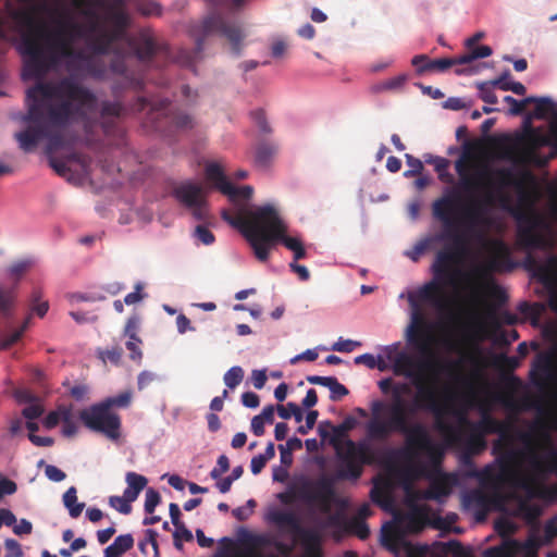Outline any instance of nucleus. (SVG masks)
Wrapping results in <instances>:
<instances>
[{
    "mask_svg": "<svg viewBox=\"0 0 557 557\" xmlns=\"http://www.w3.org/2000/svg\"><path fill=\"white\" fill-rule=\"evenodd\" d=\"M134 546V539L132 534H122L115 537L113 543L108 547L112 548V552L117 555H123L125 552L129 550Z\"/></svg>",
    "mask_w": 557,
    "mask_h": 557,
    "instance_id": "nucleus-40",
    "label": "nucleus"
},
{
    "mask_svg": "<svg viewBox=\"0 0 557 557\" xmlns=\"http://www.w3.org/2000/svg\"><path fill=\"white\" fill-rule=\"evenodd\" d=\"M416 359L406 351H400L393 364V371L396 375H403L413 381L421 377V373L430 370L434 364L433 352Z\"/></svg>",
    "mask_w": 557,
    "mask_h": 557,
    "instance_id": "nucleus-19",
    "label": "nucleus"
},
{
    "mask_svg": "<svg viewBox=\"0 0 557 557\" xmlns=\"http://www.w3.org/2000/svg\"><path fill=\"white\" fill-rule=\"evenodd\" d=\"M127 487L125 488V496L135 502L140 492L147 486L148 480L146 476L136 472H127L125 475Z\"/></svg>",
    "mask_w": 557,
    "mask_h": 557,
    "instance_id": "nucleus-28",
    "label": "nucleus"
},
{
    "mask_svg": "<svg viewBox=\"0 0 557 557\" xmlns=\"http://www.w3.org/2000/svg\"><path fill=\"white\" fill-rule=\"evenodd\" d=\"M176 200L184 207H195L205 199L203 189L199 184L183 182L173 189Z\"/></svg>",
    "mask_w": 557,
    "mask_h": 557,
    "instance_id": "nucleus-22",
    "label": "nucleus"
},
{
    "mask_svg": "<svg viewBox=\"0 0 557 557\" xmlns=\"http://www.w3.org/2000/svg\"><path fill=\"white\" fill-rule=\"evenodd\" d=\"M131 394L128 392H124L119 394L117 396L108 397L101 403L107 406L110 410H112L113 407H120L124 408L127 407L131 403Z\"/></svg>",
    "mask_w": 557,
    "mask_h": 557,
    "instance_id": "nucleus-47",
    "label": "nucleus"
},
{
    "mask_svg": "<svg viewBox=\"0 0 557 557\" xmlns=\"http://www.w3.org/2000/svg\"><path fill=\"white\" fill-rule=\"evenodd\" d=\"M30 267V262L27 261V260H22V261H18V262H15L13 263L10 268H9V273L18 278L20 276H22L26 270Z\"/></svg>",
    "mask_w": 557,
    "mask_h": 557,
    "instance_id": "nucleus-64",
    "label": "nucleus"
},
{
    "mask_svg": "<svg viewBox=\"0 0 557 557\" xmlns=\"http://www.w3.org/2000/svg\"><path fill=\"white\" fill-rule=\"evenodd\" d=\"M7 550L5 557H23V550L20 543L14 539H7L4 542Z\"/></svg>",
    "mask_w": 557,
    "mask_h": 557,
    "instance_id": "nucleus-57",
    "label": "nucleus"
},
{
    "mask_svg": "<svg viewBox=\"0 0 557 557\" xmlns=\"http://www.w3.org/2000/svg\"><path fill=\"white\" fill-rule=\"evenodd\" d=\"M517 545V554L519 555L522 552H535L540 549L541 546H543L542 539L537 536L535 533H532L529 535L527 541L520 542L516 540Z\"/></svg>",
    "mask_w": 557,
    "mask_h": 557,
    "instance_id": "nucleus-41",
    "label": "nucleus"
},
{
    "mask_svg": "<svg viewBox=\"0 0 557 557\" xmlns=\"http://www.w3.org/2000/svg\"><path fill=\"white\" fill-rule=\"evenodd\" d=\"M495 364L499 370L508 374V381L510 383L513 385L521 384L520 379L511 374L520 366V359L518 357L500 354L496 357Z\"/></svg>",
    "mask_w": 557,
    "mask_h": 557,
    "instance_id": "nucleus-29",
    "label": "nucleus"
},
{
    "mask_svg": "<svg viewBox=\"0 0 557 557\" xmlns=\"http://www.w3.org/2000/svg\"><path fill=\"white\" fill-rule=\"evenodd\" d=\"M76 493V488L74 486H71L63 494V504L69 509V513L72 518H77L85 507L84 503H77Z\"/></svg>",
    "mask_w": 557,
    "mask_h": 557,
    "instance_id": "nucleus-36",
    "label": "nucleus"
},
{
    "mask_svg": "<svg viewBox=\"0 0 557 557\" xmlns=\"http://www.w3.org/2000/svg\"><path fill=\"white\" fill-rule=\"evenodd\" d=\"M528 456L534 472L539 474L557 473V448H549L544 458L534 449H530Z\"/></svg>",
    "mask_w": 557,
    "mask_h": 557,
    "instance_id": "nucleus-23",
    "label": "nucleus"
},
{
    "mask_svg": "<svg viewBox=\"0 0 557 557\" xmlns=\"http://www.w3.org/2000/svg\"><path fill=\"white\" fill-rule=\"evenodd\" d=\"M11 15L27 26L20 42L23 77L41 79L62 62L70 74L57 81H38L27 89L24 121L28 126L15 134L24 152L34 151L40 141H46V151L51 154L72 144L70 125L74 121L87 124V114L97 110L96 95L76 77L101 81L107 75V65L101 59L74 48V41L84 36V27L71 18L62 16L51 27L36 23L26 11L13 10Z\"/></svg>",
    "mask_w": 557,
    "mask_h": 557,
    "instance_id": "nucleus-1",
    "label": "nucleus"
},
{
    "mask_svg": "<svg viewBox=\"0 0 557 557\" xmlns=\"http://www.w3.org/2000/svg\"><path fill=\"white\" fill-rule=\"evenodd\" d=\"M244 379V370L239 366L232 367L226 373L224 374V383L225 385L234 389L236 386H238Z\"/></svg>",
    "mask_w": 557,
    "mask_h": 557,
    "instance_id": "nucleus-42",
    "label": "nucleus"
},
{
    "mask_svg": "<svg viewBox=\"0 0 557 557\" xmlns=\"http://www.w3.org/2000/svg\"><path fill=\"white\" fill-rule=\"evenodd\" d=\"M470 51L460 55L456 57L457 65L461 64H468L473 62L476 59H483L492 55L493 50L490 46L483 45L480 47H472L469 49Z\"/></svg>",
    "mask_w": 557,
    "mask_h": 557,
    "instance_id": "nucleus-35",
    "label": "nucleus"
},
{
    "mask_svg": "<svg viewBox=\"0 0 557 557\" xmlns=\"http://www.w3.org/2000/svg\"><path fill=\"white\" fill-rule=\"evenodd\" d=\"M532 103L535 104V109L528 121H530L531 117L542 120L545 119L548 114H557L555 113V104L550 98L535 97V100Z\"/></svg>",
    "mask_w": 557,
    "mask_h": 557,
    "instance_id": "nucleus-34",
    "label": "nucleus"
},
{
    "mask_svg": "<svg viewBox=\"0 0 557 557\" xmlns=\"http://www.w3.org/2000/svg\"><path fill=\"white\" fill-rule=\"evenodd\" d=\"M493 84L502 90H511L516 95L523 96L527 92V88L519 82H511L510 84H503V78L493 79Z\"/></svg>",
    "mask_w": 557,
    "mask_h": 557,
    "instance_id": "nucleus-50",
    "label": "nucleus"
},
{
    "mask_svg": "<svg viewBox=\"0 0 557 557\" xmlns=\"http://www.w3.org/2000/svg\"><path fill=\"white\" fill-rule=\"evenodd\" d=\"M516 539L504 540L499 545L488 547L483 552V557H517Z\"/></svg>",
    "mask_w": 557,
    "mask_h": 557,
    "instance_id": "nucleus-30",
    "label": "nucleus"
},
{
    "mask_svg": "<svg viewBox=\"0 0 557 557\" xmlns=\"http://www.w3.org/2000/svg\"><path fill=\"white\" fill-rule=\"evenodd\" d=\"M206 177L214 184L223 195H226L231 202L237 205L239 200H248L253 194V188L249 185L242 187L234 186L225 176L222 168L218 163H209L206 166Z\"/></svg>",
    "mask_w": 557,
    "mask_h": 557,
    "instance_id": "nucleus-17",
    "label": "nucleus"
},
{
    "mask_svg": "<svg viewBox=\"0 0 557 557\" xmlns=\"http://www.w3.org/2000/svg\"><path fill=\"white\" fill-rule=\"evenodd\" d=\"M493 87H496L493 84V81L480 82L476 84V88L480 91V98L485 103L496 104L498 102V98H497L496 94L494 92Z\"/></svg>",
    "mask_w": 557,
    "mask_h": 557,
    "instance_id": "nucleus-39",
    "label": "nucleus"
},
{
    "mask_svg": "<svg viewBox=\"0 0 557 557\" xmlns=\"http://www.w3.org/2000/svg\"><path fill=\"white\" fill-rule=\"evenodd\" d=\"M405 158H406V163L409 166V170L404 172V176L407 178H410V177L420 175L424 169L423 162L420 159H418L409 153H406Z\"/></svg>",
    "mask_w": 557,
    "mask_h": 557,
    "instance_id": "nucleus-46",
    "label": "nucleus"
},
{
    "mask_svg": "<svg viewBox=\"0 0 557 557\" xmlns=\"http://www.w3.org/2000/svg\"><path fill=\"white\" fill-rule=\"evenodd\" d=\"M408 79L406 74H399L395 77L388 78L384 82H381L372 87L374 92L389 91V90H398L404 87Z\"/></svg>",
    "mask_w": 557,
    "mask_h": 557,
    "instance_id": "nucleus-37",
    "label": "nucleus"
},
{
    "mask_svg": "<svg viewBox=\"0 0 557 557\" xmlns=\"http://www.w3.org/2000/svg\"><path fill=\"white\" fill-rule=\"evenodd\" d=\"M124 111V106L120 101L104 100L100 104L101 128L106 136L112 137L115 145H122L124 140L125 132L119 123Z\"/></svg>",
    "mask_w": 557,
    "mask_h": 557,
    "instance_id": "nucleus-18",
    "label": "nucleus"
},
{
    "mask_svg": "<svg viewBox=\"0 0 557 557\" xmlns=\"http://www.w3.org/2000/svg\"><path fill=\"white\" fill-rule=\"evenodd\" d=\"M194 235L200 243L207 246L215 240L213 233L205 225H197Z\"/></svg>",
    "mask_w": 557,
    "mask_h": 557,
    "instance_id": "nucleus-53",
    "label": "nucleus"
},
{
    "mask_svg": "<svg viewBox=\"0 0 557 557\" xmlns=\"http://www.w3.org/2000/svg\"><path fill=\"white\" fill-rule=\"evenodd\" d=\"M359 342L351 339H341L332 346V350L339 352H351L356 347L360 346Z\"/></svg>",
    "mask_w": 557,
    "mask_h": 557,
    "instance_id": "nucleus-58",
    "label": "nucleus"
},
{
    "mask_svg": "<svg viewBox=\"0 0 557 557\" xmlns=\"http://www.w3.org/2000/svg\"><path fill=\"white\" fill-rule=\"evenodd\" d=\"M345 530L351 534L357 535L360 540H366L370 535V529L368 524L360 518H352L346 522Z\"/></svg>",
    "mask_w": 557,
    "mask_h": 557,
    "instance_id": "nucleus-38",
    "label": "nucleus"
},
{
    "mask_svg": "<svg viewBox=\"0 0 557 557\" xmlns=\"http://www.w3.org/2000/svg\"><path fill=\"white\" fill-rule=\"evenodd\" d=\"M379 387L383 394H391L394 401L396 397L403 398V395H410L412 389L407 382H394L392 377L383 379L379 382Z\"/></svg>",
    "mask_w": 557,
    "mask_h": 557,
    "instance_id": "nucleus-27",
    "label": "nucleus"
},
{
    "mask_svg": "<svg viewBox=\"0 0 557 557\" xmlns=\"http://www.w3.org/2000/svg\"><path fill=\"white\" fill-rule=\"evenodd\" d=\"M518 510L528 524L533 525L535 529H537V520L543 512L541 506L536 504H531L527 500H521L518 505Z\"/></svg>",
    "mask_w": 557,
    "mask_h": 557,
    "instance_id": "nucleus-33",
    "label": "nucleus"
},
{
    "mask_svg": "<svg viewBox=\"0 0 557 557\" xmlns=\"http://www.w3.org/2000/svg\"><path fill=\"white\" fill-rule=\"evenodd\" d=\"M14 292L0 287V311L8 315L14 301Z\"/></svg>",
    "mask_w": 557,
    "mask_h": 557,
    "instance_id": "nucleus-49",
    "label": "nucleus"
},
{
    "mask_svg": "<svg viewBox=\"0 0 557 557\" xmlns=\"http://www.w3.org/2000/svg\"><path fill=\"white\" fill-rule=\"evenodd\" d=\"M372 418L367 424V434L372 440H385L392 433L405 436V446L398 454L410 465L406 469L408 473H421L426 468L418 459L424 456L428 466L436 469L444 459V447L436 443L428 428L418 421H412L417 413L412 405L396 397L394 401L385 403L374 400L370 406Z\"/></svg>",
    "mask_w": 557,
    "mask_h": 557,
    "instance_id": "nucleus-3",
    "label": "nucleus"
},
{
    "mask_svg": "<svg viewBox=\"0 0 557 557\" xmlns=\"http://www.w3.org/2000/svg\"><path fill=\"white\" fill-rule=\"evenodd\" d=\"M517 242L524 250L552 251L556 237L552 225L537 213L518 216Z\"/></svg>",
    "mask_w": 557,
    "mask_h": 557,
    "instance_id": "nucleus-8",
    "label": "nucleus"
},
{
    "mask_svg": "<svg viewBox=\"0 0 557 557\" xmlns=\"http://www.w3.org/2000/svg\"><path fill=\"white\" fill-rule=\"evenodd\" d=\"M391 490L392 483L388 479H376L370 492L372 502L380 505L382 508H387L391 502Z\"/></svg>",
    "mask_w": 557,
    "mask_h": 557,
    "instance_id": "nucleus-26",
    "label": "nucleus"
},
{
    "mask_svg": "<svg viewBox=\"0 0 557 557\" xmlns=\"http://www.w3.org/2000/svg\"><path fill=\"white\" fill-rule=\"evenodd\" d=\"M78 418L88 430L103 434L111 441H117L121 437L120 414L110 410L101 401L82 409Z\"/></svg>",
    "mask_w": 557,
    "mask_h": 557,
    "instance_id": "nucleus-9",
    "label": "nucleus"
},
{
    "mask_svg": "<svg viewBox=\"0 0 557 557\" xmlns=\"http://www.w3.org/2000/svg\"><path fill=\"white\" fill-rule=\"evenodd\" d=\"M424 162L434 166L435 171L438 174V178L442 182L450 183L453 181V176L448 173L449 160L443 157L433 156L431 153H425L423 156Z\"/></svg>",
    "mask_w": 557,
    "mask_h": 557,
    "instance_id": "nucleus-32",
    "label": "nucleus"
},
{
    "mask_svg": "<svg viewBox=\"0 0 557 557\" xmlns=\"http://www.w3.org/2000/svg\"><path fill=\"white\" fill-rule=\"evenodd\" d=\"M329 389L331 392L330 398L333 401L341 400L343 397L349 394L348 388L345 385L341 384L337 381V379H335V381L332 383Z\"/></svg>",
    "mask_w": 557,
    "mask_h": 557,
    "instance_id": "nucleus-56",
    "label": "nucleus"
},
{
    "mask_svg": "<svg viewBox=\"0 0 557 557\" xmlns=\"http://www.w3.org/2000/svg\"><path fill=\"white\" fill-rule=\"evenodd\" d=\"M149 109L147 122L164 136H173L177 132L193 128L194 122L190 115L175 109L168 100L152 102L146 97H138L133 110L141 112Z\"/></svg>",
    "mask_w": 557,
    "mask_h": 557,
    "instance_id": "nucleus-7",
    "label": "nucleus"
},
{
    "mask_svg": "<svg viewBox=\"0 0 557 557\" xmlns=\"http://www.w3.org/2000/svg\"><path fill=\"white\" fill-rule=\"evenodd\" d=\"M137 10L139 13L146 16H159L161 15V7L158 2H154L152 0H141L137 4Z\"/></svg>",
    "mask_w": 557,
    "mask_h": 557,
    "instance_id": "nucleus-48",
    "label": "nucleus"
},
{
    "mask_svg": "<svg viewBox=\"0 0 557 557\" xmlns=\"http://www.w3.org/2000/svg\"><path fill=\"white\" fill-rule=\"evenodd\" d=\"M515 434H510V442L504 441V444L497 449L493 447V454L497 455V462L500 474L504 480L513 486L528 488L530 481L520 471V462L524 456L523 450L513 447Z\"/></svg>",
    "mask_w": 557,
    "mask_h": 557,
    "instance_id": "nucleus-11",
    "label": "nucleus"
},
{
    "mask_svg": "<svg viewBox=\"0 0 557 557\" xmlns=\"http://www.w3.org/2000/svg\"><path fill=\"white\" fill-rule=\"evenodd\" d=\"M318 411L317 410H310L308 413H307V417H306V424L305 425H300L298 428V433L300 434H307L310 430L313 429L315 422H317V419H318Z\"/></svg>",
    "mask_w": 557,
    "mask_h": 557,
    "instance_id": "nucleus-63",
    "label": "nucleus"
},
{
    "mask_svg": "<svg viewBox=\"0 0 557 557\" xmlns=\"http://www.w3.org/2000/svg\"><path fill=\"white\" fill-rule=\"evenodd\" d=\"M222 219L240 230L256 258L265 262L270 250L277 242L294 252V261L306 258V249L300 239L286 235L287 227L271 205L258 207L246 214L233 216L227 210L222 211Z\"/></svg>",
    "mask_w": 557,
    "mask_h": 557,
    "instance_id": "nucleus-5",
    "label": "nucleus"
},
{
    "mask_svg": "<svg viewBox=\"0 0 557 557\" xmlns=\"http://www.w3.org/2000/svg\"><path fill=\"white\" fill-rule=\"evenodd\" d=\"M190 33L196 42L195 49H180L175 55V61L186 67L194 66L201 59L203 45L208 36L218 34L226 38L236 55L240 53L242 41L246 37L238 23L227 21L216 9L206 15L199 23L194 24Z\"/></svg>",
    "mask_w": 557,
    "mask_h": 557,
    "instance_id": "nucleus-6",
    "label": "nucleus"
},
{
    "mask_svg": "<svg viewBox=\"0 0 557 557\" xmlns=\"http://www.w3.org/2000/svg\"><path fill=\"white\" fill-rule=\"evenodd\" d=\"M438 429L445 433L449 445L461 447L466 457L481 454L486 448V441L482 432L472 426H467V434L463 428H453L438 422Z\"/></svg>",
    "mask_w": 557,
    "mask_h": 557,
    "instance_id": "nucleus-14",
    "label": "nucleus"
},
{
    "mask_svg": "<svg viewBox=\"0 0 557 557\" xmlns=\"http://www.w3.org/2000/svg\"><path fill=\"white\" fill-rule=\"evenodd\" d=\"M432 212L443 224V231L437 239L449 244L434 257L431 267L433 280L419 288L416 295L408 297L412 313L406 330V339L422 356L431 354L433 337L421 304L431 305L440 312H445L449 308V301L442 286H470L474 278H483L492 272L510 271L513 268L506 243L494 239L490 244V257L485 264L475 267L471 272L462 269L465 258L469 253L470 239L479 227L487 223L482 200L473 199L468 206L461 207L459 191L450 189L433 202Z\"/></svg>",
    "mask_w": 557,
    "mask_h": 557,
    "instance_id": "nucleus-2",
    "label": "nucleus"
},
{
    "mask_svg": "<svg viewBox=\"0 0 557 557\" xmlns=\"http://www.w3.org/2000/svg\"><path fill=\"white\" fill-rule=\"evenodd\" d=\"M46 476L53 482H61L66 478V474L53 465H47L45 469Z\"/></svg>",
    "mask_w": 557,
    "mask_h": 557,
    "instance_id": "nucleus-61",
    "label": "nucleus"
},
{
    "mask_svg": "<svg viewBox=\"0 0 557 557\" xmlns=\"http://www.w3.org/2000/svg\"><path fill=\"white\" fill-rule=\"evenodd\" d=\"M557 536L556 518L548 520L544 527V536L541 537L544 545H549Z\"/></svg>",
    "mask_w": 557,
    "mask_h": 557,
    "instance_id": "nucleus-54",
    "label": "nucleus"
},
{
    "mask_svg": "<svg viewBox=\"0 0 557 557\" xmlns=\"http://www.w3.org/2000/svg\"><path fill=\"white\" fill-rule=\"evenodd\" d=\"M230 469V460L225 455H221L218 458L216 467H214L211 472L210 476L214 480H218L221 478L223 473H225Z\"/></svg>",
    "mask_w": 557,
    "mask_h": 557,
    "instance_id": "nucleus-55",
    "label": "nucleus"
},
{
    "mask_svg": "<svg viewBox=\"0 0 557 557\" xmlns=\"http://www.w3.org/2000/svg\"><path fill=\"white\" fill-rule=\"evenodd\" d=\"M175 531L173 532V540H177L180 537L181 540L185 542H191L194 536L189 529L186 528V525L182 522L180 524L174 525Z\"/></svg>",
    "mask_w": 557,
    "mask_h": 557,
    "instance_id": "nucleus-62",
    "label": "nucleus"
},
{
    "mask_svg": "<svg viewBox=\"0 0 557 557\" xmlns=\"http://www.w3.org/2000/svg\"><path fill=\"white\" fill-rule=\"evenodd\" d=\"M417 394L411 401L412 409L416 411L424 410L432 412L437 419L447 412V406L443 400L435 384L425 385L421 377L413 381Z\"/></svg>",
    "mask_w": 557,
    "mask_h": 557,
    "instance_id": "nucleus-15",
    "label": "nucleus"
},
{
    "mask_svg": "<svg viewBox=\"0 0 557 557\" xmlns=\"http://www.w3.org/2000/svg\"><path fill=\"white\" fill-rule=\"evenodd\" d=\"M128 46L131 51H124L126 53V58L129 54H134L140 61H150L157 51L154 40L148 36H141L137 40H129Z\"/></svg>",
    "mask_w": 557,
    "mask_h": 557,
    "instance_id": "nucleus-25",
    "label": "nucleus"
},
{
    "mask_svg": "<svg viewBox=\"0 0 557 557\" xmlns=\"http://www.w3.org/2000/svg\"><path fill=\"white\" fill-rule=\"evenodd\" d=\"M335 496L334 481L329 476H321L317 481H305L294 494L296 499L319 505L323 512H330Z\"/></svg>",
    "mask_w": 557,
    "mask_h": 557,
    "instance_id": "nucleus-13",
    "label": "nucleus"
},
{
    "mask_svg": "<svg viewBox=\"0 0 557 557\" xmlns=\"http://www.w3.org/2000/svg\"><path fill=\"white\" fill-rule=\"evenodd\" d=\"M269 520L280 528H288V531L300 541L304 547L302 557H323L320 533L304 528L294 512L275 510L270 513Z\"/></svg>",
    "mask_w": 557,
    "mask_h": 557,
    "instance_id": "nucleus-10",
    "label": "nucleus"
},
{
    "mask_svg": "<svg viewBox=\"0 0 557 557\" xmlns=\"http://www.w3.org/2000/svg\"><path fill=\"white\" fill-rule=\"evenodd\" d=\"M251 119L256 123V125L259 127V131L263 134H270L272 132V128L270 124L267 121L264 111L262 109H258L251 112Z\"/></svg>",
    "mask_w": 557,
    "mask_h": 557,
    "instance_id": "nucleus-51",
    "label": "nucleus"
},
{
    "mask_svg": "<svg viewBox=\"0 0 557 557\" xmlns=\"http://www.w3.org/2000/svg\"><path fill=\"white\" fill-rule=\"evenodd\" d=\"M131 503H133V500L125 496V492L123 496L114 495L109 497V505L123 515H128L132 511Z\"/></svg>",
    "mask_w": 557,
    "mask_h": 557,
    "instance_id": "nucleus-43",
    "label": "nucleus"
},
{
    "mask_svg": "<svg viewBox=\"0 0 557 557\" xmlns=\"http://www.w3.org/2000/svg\"><path fill=\"white\" fill-rule=\"evenodd\" d=\"M71 5L79 15L88 21V32L95 34L94 52L100 55L113 52L110 62L112 73L122 77L112 86V92L117 96L123 89L140 90L144 82L140 76L131 72L126 65L124 50L114 45L126 37L129 18L123 10V0H70Z\"/></svg>",
    "mask_w": 557,
    "mask_h": 557,
    "instance_id": "nucleus-4",
    "label": "nucleus"
},
{
    "mask_svg": "<svg viewBox=\"0 0 557 557\" xmlns=\"http://www.w3.org/2000/svg\"><path fill=\"white\" fill-rule=\"evenodd\" d=\"M41 292L36 289L32 294V306L30 309L35 312L39 318H44L49 309L48 301L41 300Z\"/></svg>",
    "mask_w": 557,
    "mask_h": 557,
    "instance_id": "nucleus-45",
    "label": "nucleus"
},
{
    "mask_svg": "<svg viewBox=\"0 0 557 557\" xmlns=\"http://www.w3.org/2000/svg\"><path fill=\"white\" fill-rule=\"evenodd\" d=\"M338 456L342 461V467L338 471L341 479L358 480L363 471V465H371L373 462V455L369 446L363 443H355L347 440L345 443L344 451H339Z\"/></svg>",
    "mask_w": 557,
    "mask_h": 557,
    "instance_id": "nucleus-12",
    "label": "nucleus"
},
{
    "mask_svg": "<svg viewBox=\"0 0 557 557\" xmlns=\"http://www.w3.org/2000/svg\"><path fill=\"white\" fill-rule=\"evenodd\" d=\"M277 152V145L274 143H260L256 148L255 164L259 168H267Z\"/></svg>",
    "mask_w": 557,
    "mask_h": 557,
    "instance_id": "nucleus-31",
    "label": "nucleus"
},
{
    "mask_svg": "<svg viewBox=\"0 0 557 557\" xmlns=\"http://www.w3.org/2000/svg\"><path fill=\"white\" fill-rule=\"evenodd\" d=\"M70 395L77 401H82L87 398L89 387L86 384H77L69 389Z\"/></svg>",
    "mask_w": 557,
    "mask_h": 557,
    "instance_id": "nucleus-60",
    "label": "nucleus"
},
{
    "mask_svg": "<svg viewBox=\"0 0 557 557\" xmlns=\"http://www.w3.org/2000/svg\"><path fill=\"white\" fill-rule=\"evenodd\" d=\"M161 496L159 492H157L153 488H148L146 492V499H145V511L147 513H152L156 509V507L160 504Z\"/></svg>",
    "mask_w": 557,
    "mask_h": 557,
    "instance_id": "nucleus-52",
    "label": "nucleus"
},
{
    "mask_svg": "<svg viewBox=\"0 0 557 557\" xmlns=\"http://www.w3.org/2000/svg\"><path fill=\"white\" fill-rule=\"evenodd\" d=\"M456 171L460 176V186L463 190L472 193L482 188L490 178L487 169H475L472 174H468L462 161L456 163Z\"/></svg>",
    "mask_w": 557,
    "mask_h": 557,
    "instance_id": "nucleus-21",
    "label": "nucleus"
},
{
    "mask_svg": "<svg viewBox=\"0 0 557 557\" xmlns=\"http://www.w3.org/2000/svg\"><path fill=\"white\" fill-rule=\"evenodd\" d=\"M556 354L553 350L539 352L529 372L533 386L546 391L556 381Z\"/></svg>",
    "mask_w": 557,
    "mask_h": 557,
    "instance_id": "nucleus-16",
    "label": "nucleus"
},
{
    "mask_svg": "<svg viewBox=\"0 0 557 557\" xmlns=\"http://www.w3.org/2000/svg\"><path fill=\"white\" fill-rule=\"evenodd\" d=\"M411 64L417 67L418 74H423L431 71L445 72L451 66L457 65V61L456 58L431 60L426 54H418L412 58Z\"/></svg>",
    "mask_w": 557,
    "mask_h": 557,
    "instance_id": "nucleus-24",
    "label": "nucleus"
},
{
    "mask_svg": "<svg viewBox=\"0 0 557 557\" xmlns=\"http://www.w3.org/2000/svg\"><path fill=\"white\" fill-rule=\"evenodd\" d=\"M22 331H13L10 334H7L2 336L0 341V349H9L11 346H13L15 343H17L22 337Z\"/></svg>",
    "mask_w": 557,
    "mask_h": 557,
    "instance_id": "nucleus-59",
    "label": "nucleus"
},
{
    "mask_svg": "<svg viewBox=\"0 0 557 557\" xmlns=\"http://www.w3.org/2000/svg\"><path fill=\"white\" fill-rule=\"evenodd\" d=\"M140 324V318L137 314H133L129 317L125 323L123 334L129 339H136L138 343H143L140 337L138 336V330Z\"/></svg>",
    "mask_w": 557,
    "mask_h": 557,
    "instance_id": "nucleus-44",
    "label": "nucleus"
},
{
    "mask_svg": "<svg viewBox=\"0 0 557 557\" xmlns=\"http://www.w3.org/2000/svg\"><path fill=\"white\" fill-rule=\"evenodd\" d=\"M465 424L474 428L478 432H482L483 436H485V434H498L499 437L493 445L495 449L502 446L504 441L509 443L510 434L516 433V429L511 422L499 421L488 413H484L482 419L476 423L465 420Z\"/></svg>",
    "mask_w": 557,
    "mask_h": 557,
    "instance_id": "nucleus-20",
    "label": "nucleus"
}]
</instances>
